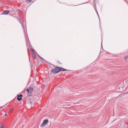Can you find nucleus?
Instances as JSON below:
<instances>
[{
	"label": "nucleus",
	"mask_w": 128,
	"mask_h": 128,
	"mask_svg": "<svg viewBox=\"0 0 128 128\" xmlns=\"http://www.w3.org/2000/svg\"><path fill=\"white\" fill-rule=\"evenodd\" d=\"M124 82L126 83H127L128 84V79H127L126 80H124L123 82V83H124Z\"/></svg>",
	"instance_id": "8"
},
{
	"label": "nucleus",
	"mask_w": 128,
	"mask_h": 128,
	"mask_svg": "<svg viewBox=\"0 0 128 128\" xmlns=\"http://www.w3.org/2000/svg\"><path fill=\"white\" fill-rule=\"evenodd\" d=\"M4 116H8V114H5Z\"/></svg>",
	"instance_id": "14"
},
{
	"label": "nucleus",
	"mask_w": 128,
	"mask_h": 128,
	"mask_svg": "<svg viewBox=\"0 0 128 128\" xmlns=\"http://www.w3.org/2000/svg\"><path fill=\"white\" fill-rule=\"evenodd\" d=\"M40 58L41 59H42L43 60H44L42 58H41V57H40Z\"/></svg>",
	"instance_id": "16"
},
{
	"label": "nucleus",
	"mask_w": 128,
	"mask_h": 128,
	"mask_svg": "<svg viewBox=\"0 0 128 128\" xmlns=\"http://www.w3.org/2000/svg\"><path fill=\"white\" fill-rule=\"evenodd\" d=\"M19 21L20 22V23H21V21L20 20H19Z\"/></svg>",
	"instance_id": "15"
},
{
	"label": "nucleus",
	"mask_w": 128,
	"mask_h": 128,
	"mask_svg": "<svg viewBox=\"0 0 128 128\" xmlns=\"http://www.w3.org/2000/svg\"><path fill=\"white\" fill-rule=\"evenodd\" d=\"M30 50L31 51H32V52L33 51V50H32V48H30Z\"/></svg>",
	"instance_id": "13"
},
{
	"label": "nucleus",
	"mask_w": 128,
	"mask_h": 128,
	"mask_svg": "<svg viewBox=\"0 0 128 128\" xmlns=\"http://www.w3.org/2000/svg\"><path fill=\"white\" fill-rule=\"evenodd\" d=\"M32 56L34 58H36V56L34 53L33 52H32Z\"/></svg>",
	"instance_id": "7"
},
{
	"label": "nucleus",
	"mask_w": 128,
	"mask_h": 128,
	"mask_svg": "<svg viewBox=\"0 0 128 128\" xmlns=\"http://www.w3.org/2000/svg\"><path fill=\"white\" fill-rule=\"evenodd\" d=\"M6 126L5 124H1L0 125V128H4Z\"/></svg>",
	"instance_id": "6"
},
{
	"label": "nucleus",
	"mask_w": 128,
	"mask_h": 128,
	"mask_svg": "<svg viewBox=\"0 0 128 128\" xmlns=\"http://www.w3.org/2000/svg\"><path fill=\"white\" fill-rule=\"evenodd\" d=\"M48 122V120L47 119L44 120L42 124L41 125V126L42 127H44V126L45 124Z\"/></svg>",
	"instance_id": "2"
},
{
	"label": "nucleus",
	"mask_w": 128,
	"mask_h": 128,
	"mask_svg": "<svg viewBox=\"0 0 128 128\" xmlns=\"http://www.w3.org/2000/svg\"><path fill=\"white\" fill-rule=\"evenodd\" d=\"M60 71V67H56L55 69L53 68L51 70V72L54 74L57 73Z\"/></svg>",
	"instance_id": "1"
},
{
	"label": "nucleus",
	"mask_w": 128,
	"mask_h": 128,
	"mask_svg": "<svg viewBox=\"0 0 128 128\" xmlns=\"http://www.w3.org/2000/svg\"><path fill=\"white\" fill-rule=\"evenodd\" d=\"M60 71H64V68L60 67Z\"/></svg>",
	"instance_id": "9"
},
{
	"label": "nucleus",
	"mask_w": 128,
	"mask_h": 128,
	"mask_svg": "<svg viewBox=\"0 0 128 128\" xmlns=\"http://www.w3.org/2000/svg\"><path fill=\"white\" fill-rule=\"evenodd\" d=\"M22 94L20 95H18L17 96V99L18 100L20 101L22 100V98H21L22 97Z\"/></svg>",
	"instance_id": "4"
},
{
	"label": "nucleus",
	"mask_w": 128,
	"mask_h": 128,
	"mask_svg": "<svg viewBox=\"0 0 128 128\" xmlns=\"http://www.w3.org/2000/svg\"><path fill=\"white\" fill-rule=\"evenodd\" d=\"M9 11L8 10H4L3 12V14H8L9 13Z\"/></svg>",
	"instance_id": "5"
},
{
	"label": "nucleus",
	"mask_w": 128,
	"mask_h": 128,
	"mask_svg": "<svg viewBox=\"0 0 128 128\" xmlns=\"http://www.w3.org/2000/svg\"><path fill=\"white\" fill-rule=\"evenodd\" d=\"M128 57V56H125L124 57V58L125 59V60H126V58H127Z\"/></svg>",
	"instance_id": "11"
},
{
	"label": "nucleus",
	"mask_w": 128,
	"mask_h": 128,
	"mask_svg": "<svg viewBox=\"0 0 128 128\" xmlns=\"http://www.w3.org/2000/svg\"><path fill=\"white\" fill-rule=\"evenodd\" d=\"M33 88L32 87H30L27 88L26 90V91L28 92H31L33 90Z\"/></svg>",
	"instance_id": "3"
},
{
	"label": "nucleus",
	"mask_w": 128,
	"mask_h": 128,
	"mask_svg": "<svg viewBox=\"0 0 128 128\" xmlns=\"http://www.w3.org/2000/svg\"><path fill=\"white\" fill-rule=\"evenodd\" d=\"M67 70L64 68V71H66Z\"/></svg>",
	"instance_id": "12"
},
{
	"label": "nucleus",
	"mask_w": 128,
	"mask_h": 128,
	"mask_svg": "<svg viewBox=\"0 0 128 128\" xmlns=\"http://www.w3.org/2000/svg\"><path fill=\"white\" fill-rule=\"evenodd\" d=\"M32 0H27L26 1L27 2H28V1L29 2H32Z\"/></svg>",
	"instance_id": "10"
}]
</instances>
